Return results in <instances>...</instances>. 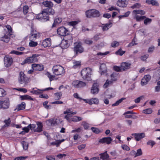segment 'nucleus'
Here are the masks:
<instances>
[{"mask_svg":"<svg viewBox=\"0 0 160 160\" xmlns=\"http://www.w3.org/2000/svg\"><path fill=\"white\" fill-rule=\"evenodd\" d=\"M124 98H122L119 100H118L114 104H113L112 105V106H118L119 103H120L121 102H122V100H124Z\"/></svg>","mask_w":160,"mask_h":160,"instance_id":"nucleus-56","label":"nucleus"},{"mask_svg":"<svg viewBox=\"0 0 160 160\" xmlns=\"http://www.w3.org/2000/svg\"><path fill=\"white\" fill-rule=\"evenodd\" d=\"M121 147L123 149L125 150L128 151L130 150L129 147L125 144L122 145Z\"/></svg>","mask_w":160,"mask_h":160,"instance_id":"nucleus-63","label":"nucleus"},{"mask_svg":"<svg viewBox=\"0 0 160 160\" xmlns=\"http://www.w3.org/2000/svg\"><path fill=\"white\" fill-rule=\"evenodd\" d=\"M46 75L49 78L50 81L53 80L55 78L54 75H51V74L48 72H47L46 73Z\"/></svg>","mask_w":160,"mask_h":160,"instance_id":"nucleus-45","label":"nucleus"},{"mask_svg":"<svg viewBox=\"0 0 160 160\" xmlns=\"http://www.w3.org/2000/svg\"><path fill=\"white\" fill-rule=\"evenodd\" d=\"M136 42L137 40L135 37H134L132 39V42L129 44L128 45V47H130L137 44V43Z\"/></svg>","mask_w":160,"mask_h":160,"instance_id":"nucleus-43","label":"nucleus"},{"mask_svg":"<svg viewBox=\"0 0 160 160\" xmlns=\"http://www.w3.org/2000/svg\"><path fill=\"white\" fill-rule=\"evenodd\" d=\"M142 154V150L141 148L138 149L137 152L136 153L134 157H136L138 156L141 155Z\"/></svg>","mask_w":160,"mask_h":160,"instance_id":"nucleus-49","label":"nucleus"},{"mask_svg":"<svg viewBox=\"0 0 160 160\" xmlns=\"http://www.w3.org/2000/svg\"><path fill=\"white\" fill-rule=\"evenodd\" d=\"M112 25V23L109 22L106 24L102 25V29L103 31L107 30L109 28L111 27Z\"/></svg>","mask_w":160,"mask_h":160,"instance_id":"nucleus-30","label":"nucleus"},{"mask_svg":"<svg viewBox=\"0 0 160 160\" xmlns=\"http://www.w3.org/2000/svg\"><path fill=\"white\" fill-rule=\"evenodd\" d=\"M151 77L149 75H147L144 76L141 81V84L142 86L146 85L148 82L150 80Z\"/></svg>","mask_w":160,"mask_h":160,"instance_id":"nucleus-16","label":"nucleus"},{"mask_svg":"<svg viewBox=\"0 0 160 160\" xmlns=\"http://www.w3.org/2000/svg\"><path fill=\"white\" fill-rule=\"evenodd\" d=\"M48 103V101H46L44 102L43 103V106L46 109H50L51 106L50 105H47Z\"/></svg>","mask_w":160,"mask_h":160,"instance_id":"nucleus-55","label":"nucleus"},{"mask_svg":"<svg viewBox=\"0 0 160 160\" xmlns=\"http://www.w3.org/2000/svg\"><path fill=\"white\" fill-rule=\"evenodd\" d=\"M49 15H53L55 13L54 10L52 8L46 9Z\"/></svg>","mask_w":160,"mask_h":160,"instance_id":"nucleus-51","label":"nucleus"},{"mask_svg":"<svg viewBox=\"0 0 160 160\" xmlns=\"http://www.w3.org/2000/svg\"><path fill=\"white\" fill-rule=\"evenodd\" d=\"M125 53V51H123L121 49H119L115 53L117 55H119L120 56L122 55Z\"/></svg>","mask_w":160,"mask_h":160,"instance_id":"nucleus-52","label":"nucleus"},{"mask_svg":"<svg viewBox=\"0 0 160 160\" xmlns=\"http://www.w3.org/2000/svg\"><path fill=\"white\" fill-rule=\"evenodd\" d=\"M85 14L86 17L88 18H90L92 17V10L87 11Z\"/></svg>","mask_w":160,"mask_h":160,"instance_id":"nucleus-50","label":"nucleus"},{"mask_svg":"<svg viewBox=\"0 0 160 160\" xmlns=\"http://www.w3.org/2000/svg\"><path fill=\"white\" fill-rule=\"evenodd\" d=\"M32 68L35 70L41 71L43 69V66L40 64H32Z\"/></svg>","mask_w":160,"mask_h":160,"instance_id":"nucleus-22","label":"nucleus"},{"mask_svg":"<svg viewBox=\"0 0 160 160\" xmlns=\"http://www.w3.org/2000/svg\"><path fill=\"white\" fill-rule=\"evenodd\" d=\"M91 102L92 104H98L99 102V99L96 98H93L91 99Z\"/></svg>","mask_w":160,"mask_h":160,"instance_id":"nucleus-44","label":"nucleus"},{"mask_svg":"<svg viewBox=\"0 0 160 160\" xmlns=\"http://www.w3.org/2000/svg\"><path fill=\"white\" fill-rule=\"evenodd\" d=\"M29 7L28 6L25 5L23 7V12L24 14H26L28 12Z\"/></svg>","mask_w":160,"mask_h":160,"instance_id":"nucleus-57","label":"nucleus"},{"mask_svg":"<svg viewBox=\"0 0 160 160\" xmlns=\"http://www.w3.org/2000/svg\"><path fill=\"white\" fill-rule=\"evenodd\" d=\"M21 144L23 147V149L25 150H27L28 146V143L26 142L23 141L22 142Z\"/></svg>","mask_w":160,"mask_h":160,"instance_id":"nucleus-39","label":"nucleus"},{"mask_svg":"<svg viewBox=\"0 0 160 160\" xmlns=\"http://www.w3.org/2000/svg\"><path fill=\"white\" fill-rule=\"evenodd\" d=\"M36 127V126L35 124H30L27 127H25L22 128V130L25 132V133H28L29 132L30 129H31L32 131L33 128Z\"/></svg>","mask_w":160,"mask_h":160,"instance_id":"nucleus-20","label":"nucleus"},{"mask_svg":"<svg viewBox=\"0 0 160 160\" xmlns=\"http://www.w3.org/2000/svg\"><path fill=\"white\" fill-rule=\"evenodd\" d=\"M72 84L74 87L76 88L84 87L86 85L85 82L79 80H75L73 81L72 83Z\"/></svg>","mask_w":160,"mask_h":160,"instance_id":"nucleus-10","label":"nucleus"},{"mask_svg":"<svg viewBox=\"0 0 160 160\" xmlns=\"http://www.w3.org/2000/svg\"><path fill=\"white\" fill-rule=\"evenodd\" d=\"M51 45V40L50 38L45 39L42 42V45L44 48L50 47Z\"/></svg>","mask_w":160,"mask_h":160,"instance_id":"nucleus-18","label":"nucleus"},{"mask_svg":"<svg viewBox=\"0 0 160 160\" xmlns=\"http://www.w3.org/2000/svg\"><path fill=\"white\" fill-rule=\"evenodd\" d=\"M12 35L9 33H8L7 32L4 33L3 36L1 37L0 38L1 41L3 42L7 43L9 42L10 39V36Z\"/></svg>","mask_w":160,"mask_h":160,"instance_id":"nucleus-14","label":"nucleus"},{"mask_svg":"<svg viewBox=\"0 0 160 160\" xmlns=\"http://www.w3.org/2000/svg\"><path fill=\"white\" fill-rule=\"evenodd\" d=\"M152 110L150 108H148L144 110L143 112L147 114H149L152 112Z\"/></svg>","mask_w":160,"mask_h":160,"instance_id":"nucleus-58","label":"nucleus"},{"mask_svg":"<svg viewBox=\"0 0 160 160\" xmlns=\"http://www.w3.org/2000/svg\"><path fill=\"white\" fill-rule=\"evenodd\" d=\"M92 70L91 68H85L81 71V75L83 79L89 80L92 74Z\"/></svg>","mask_w":160,"mask_h":160,"instance_id":"nucleus-2","label":"nucleus"},{"mask_svg":"<svg viewBox=\"0 0 160 160\" xmlns=\"http://www.w3.org/2000/svg\"><path fill=\"white\" fill-rule=\"evenodd\" d=\"M47 160H55L54 157L51 155H48L46 156Z\"/></svg>","mask_w":160,"mask_h":160,"instance_id":"nucleus-64","label":"nucleus"},{"mask_svg":"<svg viewBox=\"0 0 160 160\" xmlns=\"http://www.w3.org/2000/svg\"><path fill=\"white\" fill-rule=\"evenodd\" d=\"M55 98L56 99L59 100L61 98V97L62 95L61 92H57L54 94Z\"/></svg>","mask_w":160,"mask_h":160,"instance_id":"nucleus-54","label":"nucleus"},{"mask_svg":"<svg viewBox=\"0 0 160 160\" xmlns=\"http://www.w3.org/2000/svg\"><path fill=\"white\" fill-rule=\"evenodd\" d=\"M132 135L134 136L135 139L137 141H139L144 137L145 134L144 133H132Z\"/></svg>","mask_w":160,"mask_h":160,"instance_id":"nucleus-15","label":"nucleus"},{"mask_svg":"<svg viewBox=\"0 0 160 160\" xmlns=\"http://www.w3.org/2000/svg\"><path fill=\"white\" fill-rule=\"evenodd\" d=\"M40 36L39 32L36 31L34 28L33 25L31 27V33L29 36L30 40H35L38 38Z\"/></svg>","mask_w":160,"mask_h":160,"instance_id":"nucleus-3","label":"nucleus"},{"mask_svg":"<svg viewBox=\"0 0 160 160\" xmlns=\"http://www.w3.org/2000/svg\"><path fill=\"white\" fill-rule=\"evenodd\" d=\"M77 112H72L71 110L70 109H68L66 110L65 111H64V113L65 114H72V115H74L76 114Z\"/></svg>","mask_w":160,"mask_h":160,"instance_id":"nucleus-48","label":"nucleus"},{"mask_svg":"<svg viewBox=\"0 0 160 160\" xmlns=\"http://www.w3.org/2000/svg\"><path fill=\"white\" fill-rule=\"evenodd\" d=\"M18 80L20 83H24L25 85H26L28 83L29 81L28 78L22 71L20 72L19 74Z\"/></svg>","mask_w":160,"mask_h":160,"instance_id":"nucleus-4","label":"nucleus"},{"mask_svg":"<svg viewBox=\"0 0 160 160\" xmlns=\"http://www.w3.org/2000/svg\"><path fill=\"white\" fill-rule=\"evenodd\" d=\"M42 4L45 7L48 8L52 7L53 6V3L50 1H46L43 2Z\"/></svg>","mask_w":160,"mask_h":160,"instance_id":"nucleus-36","label":"nucleus"},{"mask_svg":"<svg viewBox=\"0 0 160 160\" xmlns=\"http://www.w3.org/2000/svg\"><path fill=\"white\" fill-rule=\"evenodd\" d=\"M37 125L38 127L36 128H33V131L35 132H40L42 130V123L40 122H37Z\"/></svg>","mask_w":160,"mask_h":160,"instance_id":"nucleus-21","label":"nucleus"},{"mask_svg":"<svg viewBox=\"0 0 160 160\" xmlns=\"http://www.w3.org/2000/svg\"><path fill=\"white\" fill-rule=\"evenodd\" d=\"M9 101L8 98H6L4 100L0 102V108L7 109L9 108Z\"/></svg>","mask_w":160,"mask_h":160,"instance_id":"nucleus-8","label":"nucleus"},{"mask_svg":"<svg viewBox=\"0 0 160 160\" xmlns=\"http://www.w3.org/2000/svg\"><path fill=\"white\" fill-rule=\"evenodd\" d=\"M73 67L74 68L80 67L81 65V62L80 61H77L74 60L73 61Z\"/></svg>","mask_w":160,"mask_h":160,"instance_id":"nucleus-34","label":"nucleus"},{"mask_svg":"<svg viewBox=\"0 0 160 160\" xmlns=\"http://www.w3.org/2000/svg\"><path fill=\"white\" fill-rule=\"evenodd\" d=\"M146 2L148 4H152L153 6H158L159 3L157 1L155 0H147Z\"/></svg>","mask_w":160,"mask_h":160,"instance_id":"nucleus-28","label":"nucleus"},{"mask_svg":"<svg viewBox=\"0 0 160 160\" xmlns=\"http://www.w3.org/2000/svg\"><path fill=\"white\" fill-rule=\"evenodd\" d=\"M111 83L112 82L111 81H109L108 80H107L106 81L105 83L103 85V87L105 88H107L108 86H109V85L110 84H111Z\"/></svg>","mask_w":160,"mask_h":160,"instance_id":"nucleus-62","label":"nucleus"},{"mask_svg":"<svg viewBox=\"0 0 160 160\" xmlns=\"http://www.w3.org/2000/svg\"><path fill=\"white\" fill-rule=\"evenodd\" d=\"M100 69L101 75L104 74L107 72L106 66L105 64H104L103 63L100 65Z\"/></svg>","mask_w":160,"mask_h":160,"instance_id":"nucleus-25","label":"nucleus"},{"mask_svg":"<svg viewBox=\"0 0 160 160\" xmlns=\"http://www.w3.org/2000/svg\"><path fill=\"white\" fill-rule=\"evenodd\" d=\"M131 64L125 62H122L121 64V69L123 70H126L130 68Z\"/></svg>","mask_w":160,"mask_h":160,"instance_id":"nucleus-19","label":"nucleus"},{"mask_svg":"<svg viewBox=\"0 0 160 160\" xmlns=\"http://www.w3.org/2000/svg\"><path fill=\"white\" fill-rule=\"evenodd\" d=\"M112 139L110 137L104 138L100 140L99 142L101 143H106L107 144H110Z\"/></svg>","mask_w":160,"mask_h":160,"instance_id":"nucleus-23","label":"nucleus"},{"mask_svg":"<svg viewBox=\"0 0 160 160\" xmlns=\"http://www.w3.org/2000/svg\"><path fill=\"white\" fill-rule=\"evenodd\" d=\"M37 19L40 20L46 21L49 19L48 14L47 11V9H44L41 13L38 14L36 17Z\"/></svg>","mask_w":160,"mask_h":160,"instance_id":"nucleus-5","label":"nucleus"},{"mask_svg":"<svg viewBox=\"0 0 160 160\" xmlns=\"http://www.w3.org/2000/svg\"><path fill=\"white\" fill-rule=\"evenodd\" d=\"M71 38L68 40H63L62 43V45L64 44V48H67L69 47V44H68V42H72V39L71 37H70Z\"/></svg>","mask_w":160,"mask_h":160,"instance_id":"nucleus-27","label":"nucleus"},{"mask_svg":"<svg viewBox=\"0 0 160 160\" xmlns=\"http://www.w3.org/2000/svg\"><path fill=\"white\" fill-rule=\"evenodd\" d=\"M134 15V18L138 22L144 20L146 18V17L144 16H140L138 15Z\"/></svg>","mask_w":160,"mask_h":160,"instance_id":"nucleus-32","label":"nucleus"},{"mask_svg":"<svg viewBox=\"0 0 160 160\" xmlns=\"http://www.w3.org/2000/svg\"><path fill=\"white\" fill-rule=\"evenodd\" d=\"M65 118L70 122H77L81 121L82 119L81 117L76 116L72 117V114H67L65 116Z\"/></svg>","mask_w":160,"mask_h":160,"instance_id":"nucleus-6","label":"nucleus"},{"mask_svg":"<svg viewBox=\"0 0 160 160\" xmlns=\"http://www.w3.org/2000/svg\"><path fill=\"white\" fill-rule=\"evenodd\" d=\"M98 84L97 83H94L92 85L91 89V93L92 94H97L99 91Z\"/></svg>","mask_w":160,"mask_h":160,"instance_id":"nucleus-12","label":"nucleus"},{"mask_svg":"<svg viewBox=\"0 0 160 160\" xmlns=\"http://www.w3.org/2000/svg\"><path fill=\"white\" fill-rule=\"evenodd\" d=\"M133 14L134 15H138L140 14L141 15H144L145 13V12L143 10H134L132 12Z\"/></svg>","mask_w":160,"mask_h":160,"instance_id":"nucleus-33","label":"nucleus"},{"mask_svg":"<svg viewBox=\"0 0 160 160\" xmlns=\"http://www.w3.org/2000/svg\"><path fill=\"white\" fill-rule=\"evenodd\" d=\"M28 158V156H20L15 158L14 160H25Z\"/></svg>","mask_w":160,"mask_h":160,"instance_id":"nucleus-53","label":"nucleus"},{"mask_svg":"<svg viewBox=\"0 0 160 160\" xmlns=\"http://www.w3.org/2000/svg\"><path fill=\"white\" fill-rule=\"evenodd\" d=\"M5 27H6V28H7V29L8 30V33H9V34H10L11 35L12 34V33H13L12 32V29L11 27V26L9 25H7L5 26Z\"/></svg>","mask_w":160,"mask_h":160,"instance_id":"nucleus-46","label":"nucleus"},{"mask_svg":"<svg viewBox=\"0 0 160 160\" xmlns=\"http://www.w3.org/2000/svg\"><path fill=\"white\" fill-rule=\"evenodd\" d=\"M62 21V18L59 17L56 18L54 20V22L52 26V27H55L56 25L60 23Z\"/></svg>","mask_w":160,"mask_h":160,"instance_id":"nucleus-29","label":"nucleus"},{"mask_svg":"<svg viewBox=\"0 0 160 160\" xmlns=\"http://www.w3.org/2000/svg\"><path fill=\"white\" fill-rule=\"evenodd\" d=\"M25 108V103L23 102L20 104L18 105L17 106L16 108L14 109V111L17 110L18 111L22 110Z\"/></svg>","mask_w":160,"mask_h":160,"instance_id":"nucleus-26","label":"nucleus"},{"mask_svg":"<svg viewBox=\"0 0 160 160\" xmlns=\"http://www.w3.org/2000/svg\"><path fill=\"white\" fill-rule=\"evenodd\" d=\"M4 64L6 67L8 68L12 64L13 62L12 58L6 55L4 58Z\"/></svg>","mask_w":160,"mask_h":160,"instance_id":"nucleus-9","label":"nucleus"},{"mask_svg":"<svg viewBox=\"0 0 160 160\" xmlns=\"http://www.w3.org/2000/svg\"><path fill=\"white\" fill-rule=\"evenodd\" d=\"M74 48L75 54L79 52L81 53L83 51V49L79 43H76Z\"/></svg>","mask_w":160,"mask_h":160,"instance_id":"nucleus-13","label":"nucleus"},{"mask_svg":"<svg viewBox=\"0 0 160 160\" xmlns=\"http://www.w3.org/2000/svg\"><path fill=\"white\" fill-rule=\"evenodd\" d=\"M119 45V43L117 41H114L112 42L111 44V47L113 48H116Z\"/></svg>","mask_w":160,"mask_h":160,"instance_id":"nucleus-47","label":"nucleus"},{"mask_svg":"<svg viewBox=\"0 0 160 160\" xmlns=\"http://www.w3.org/2000/svg\"><path fill=\"white\" fill-rule=\"evenodd\" d=\"M111 80L112 81H115L117 80L118 78V74L115 73H113L111 75Z\"/></svg>","mask_w":160,"mask_h":160,"instance_id":"nucleus-40","label":"nucleus"},{"mask_svg":"<svg viewBox=\"0 0 160 160\" xmlns=\"http://www.w3.org/2000/svg\"><path fill=\"white\" fill-rule=\"evenodd\" d=\"M92 17H99L100 16V13L99 12L96 10H92Z\"/></svg>","mask_w":160,"mask_h":160,"instance_id":"nucleus-35","label":"nucleus"},{"mask_svg":"<svg viewBox=\"0 0 160 160\" xmlns=\"http://www.w3.org/2000/svg\"><path fill=\"white\" fill-rule=\"evenodd\" d=\"M100 155L101 156L100 158L103 160H108V159H110L109 158V156L107 153V152H106L103 153H101L100 154Z\"/></svg>","mask_w":160,"mask_h":160,"instance_id":"nucleus-31","label":"nucleus"},{"mask_svg":"<svg viewBox=\"0 0 160 160\" xmlns=\"http://www.w3.org/2000/svg\"><path fill=\"white\" fill-rule=\"evenodd\" d=\"M155 144V142L152 140H149L147 142V145H150L152 147H153Z\"/></svg>","mask_w":160,"mask_h":160,"instance_id":"nucleus-61","label":"nucleus"},{"mask_svg":"<svg viewBox=\"0 0 160 160\" xmlns=\"http://www.w3.org/2000/svg\"><path fill=\"white\" fill-rule=\"evenodd\" d=\"M81 125L85 129H88L89 127V124L85 121H83L82 122Z\"/></svg>","mask_w":160,"mask_h":160,"instance_id":"nucleus-42","label":"nucleus"},{"mask_svg":"<svg viewBox=\"0 0 160 160\" xmlns=\"http://www.w3.org/2000/svg\"><path fill=\"white\" fill-rule=\"evenodd\" d=\"M80 21H72L69 22V24L71 26H74L77 24Z\"/></svg>","mask_w":160,"mask_h":160,"instance_id":"nucleus-60","label":"nucleus"},{"mask_svg":"<svg viewBox=\"0 0 160 160\" xmlns=\"http://www.w3.org/2000/svg\"><path fill=\"white\" fill-rule=\"evenodd\" d=\"M144 20V24L145 25H147L150 24L152 22V19L151 18H148L146 17Z\"/></svg>","mask_w":160,"mask_h":160,"instance_id":"nucleus-38","label":"nucleus"},{"mask_svg":"<svg viewBox=\"0 0 160 160\" xmlns=\"http://www.w3.org/2000/svg\"><path fill=\"white\" fill-rule=\"evenodd\" d=\"M57 33L62 36H65L68 33V30L63 27H61L58 29L57 30Z\"/></svg>","mask_w":160,"mask_h":160,"instance_id":"nucleus-11","label":"nucleus"},{"mask_svg":"<svg viewBox=\"0 0 160 160\" xmlns=\"http://www.w3.org/2000/svg\"><path fill=\"white\" fill-rule=\"evenodd\" d=\"M39 56L38 54H34L32 55L31 57L27 58L23 61V63H33L38 61V57Z\"/></svg>","mask_w":160,"mask_h":160,"instance_id":"nucleus-7","label":"nucleus"},{"mask_svg":"<svg viewBox=\"0 0 160 160\" xmlns=\"http://www.w3.org/2000/svg\"><path fill=\"white\" fill-rule=\"evenodd\" d=\"M30 42L29 43V45L30 47H35L38 44V42L34 41L35 40H30Z\"/></svg>","mask_w":160,"mask_h":160,"instance_id":"nucleus-41","label":"nucleus"},{"mask_svg":"<svg viewBox=\"0 0 160 160\" xmlns=\"http://www.w3.org/2000/svg\"><path fill=\"white\" fill-rule=\"evenodd\" d=\"M6 94L5 91L2 88H0V97H2Z\"/></svg>","mask_w":160,"mask_h":160,"instance_id":"nucleus-59","label":"nucleus"},{"mask_svg":"<svg viewBox=\"0 0 160 160\" xmlns=\"http://www.w3.org/2000/svg\"><path fill=\"white\" fill-rule=\"evenodd\" d=\"M128 0H118L117 2V5L121 7H125L128 3Z\"/></svg>","mask_w":160,"mask_h":160,"instance_id":"nucleus-17","label":"nucleus"},{"mask_svg":"<svg viewBox=\"0 0 160 160\" xmlns=\"http://www.w3.org/2000/svg\"><path fill=\"white\" fill-rule=\"evenodd\" d=\"M52 70L53 74L57 76H63L65 73V70L64 68L61 65L54 66Z\"/></svg>","mask_w":160,"mask_h":160,"instance_id":"nucleus-1","label":"nucleus"},{"mask_svg":"<svg viewBox=\"0 0 160 160\" xmlns=\"http://www.w3.org/2000/svg\"><path fill=\"white\" fill-rule=\"evenodd\" d=\"M43 92V89H40L35 88H32V90L30 91V92L33 94H39L42 93Z\"/></svg>","mask_w":160,"mask_h":160,"instance_id":"nucleus-24","label":"nucleus"},{"mask_svg":"<svg viewBox=\"0 0 160 160\" xmlns=\"http://www.w3.org/2000/svg\"><path fill=\"white\" fill-rule=\"evenodd\" d=\"M21 98L22 100H33V99L30 96L28 95L21 96Z\"/></svg>","mask_w":160,"mask_h":160,"instance_id":"nucleus-37","label":"nucleus"}]
</instances>
